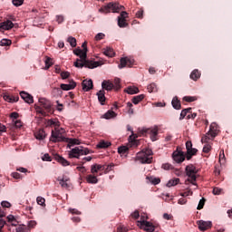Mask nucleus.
I'll list each match as a JSON object with an SVG mask.
<instances>
[{
    "mask_svg": "<svg viewBox=\"0 0 232 232\" xmlns=\"http://www.w3.org/2000/svg\"><path fill=\"white\" fill-rule=\"evenodd\" d=\"M220 193H222V188L217 187L213 188V195H220Z\"/></svg>",
    "mask_w": 232,
    "mask_h": 232,
    "instance_id": "obj_58",
    "label": "nucleus"
},
{
    "mask_svg": "<svg viewBox=\"0 0 232 232\" xmlns=\"http://www.w3.org/2000/svg\"><path fill=\"white\" fill-rule=\"evenodd\" d=\"M204 204H206V199L203 198L199 200L197 209H202L204 208Z\"/></svg>",
    "mask_w": 232,
    "mask_h": 232,
    "instance_id": "obj_55",
    "label": "nucleus"
},
{
    "mask_svg": "<svg viewBox=\"0 0 232 232\" xmlns=\"http://www.w3.org/2000/svg\"><path fill=\"white\" fill-rule=\"evenodd\" d=\"M128 150H129L128 146H121L118 148V153L124 155V153H126Z\"/></svg>",
    "mask_w": 232,
    "mask_h": 232,
    "instance_id": "obj_49",
    "label": "nucleus"
},
{
    "mask_svg": "<svg viewBox=\"0 0 232 232\" xmlns=\"http://www.w3.org/2000/svg\"><path fill=\"white\" fill-rule=\"evenodd\" d=\"M198 150L197 149H190L189 150L187 151V160H190L191 157L197 153Z\"/></svg>",
    "mask_w": 232,
    "mask_h": 232,
    "instance_id": "obj_40",
    "label": "nucleus"
},
{
    "mask_svg": "<svg viewBox=\"0 0 232 232\" xmlns=\"http://www.w3.org/2000/svg\"><path fill=\"white\" fill-rule=\"evenodd\" d=\"M50 140L51 142H64V140H66V138L63 136V132H61V130L55 128L54 130H52Z\"/></svg>",
    "mask_w": 232,
    "mask_h": 232,
    "instance_id": "obj_5",
    "label": "nucleus"
},
{
    "mask_svg": "<svg viewBox=\"0 0 232 232\" xmlns=\"http://www.w3.org/2000/svg\"><path fill=\"white\" fill-rule=\"evenodd\" d=\"M83 92H90L93 88V81L92 80H84L82 82Z\"/></svg>",
    "mask_w": 232,
    "mask_h": 232,
    "instance_id": "obj_15",
    "label": "nucleus"
},
{
    "mask_svg": "<svg viewBox=\"0 0 232 232\" xmlns=\"http://www.w3.org/2000/svg\"><path fill=\"white\" fill-rule=\"evenodd\" d=\"M61 77H62V79H68V77H70V72H61Z\"/></svg>",
    "mask_w": 232,
    "mask_h": 232,
    "instance_id": "obj_62",
    "label": "nucleus"
},
{
    "mask_svg": "<svg viewBox=\"0 0 232 232\" xmlns=\"http://www.w3.org/2000/svg\"><path fill=\"white\" fill-rule=\"evenodd\" d=\"M143 99H144V94H140L132 98V102L133 104H139L140 101H142Z\"/></svg>",
    "mask_w": 232,
    "mask_h": 232,
    "instance_id": "obj_39",
    "label": "nucleus"
},
{
    "mask_svg": "<svg viewBox=\"0 0 232 232\" xmlns=\"http://www.w3.org/2000/svg\"><path fill=\"white\" fill-rule=\"evenodd\" d=\"M147 90L150 93H153L157 92V84L150 83V85H148Z\"/></svg>",
    "mask_w": 232,
    "mask_h": 232,
    "instance_id": "obj_42",
    "label": "nucleus"
},
{
    "mask_svg": "<svg viewBox=\"0 0 232 232\" xmlns=\"http://www.w3.org/2000/svg\"><path fill=\"white\" fill-rule=\"evenodd\" d=\"M20 96L23 99V101H24V102H26L27 104H34V96H32L30 93L22 91L20 92Z\"/></svg>",
    "mask_w": 232,
    "mask_h": 232,
    "instance_id": "obj_8",
    "label": "nucleus"
},
{
    "mask_svg": "<svg viewBox=\"0 0 232 232\" xmlns=\"http://www.w3.org/2000/svg\"><path fill=\"white\" fill-rule=\"evenodd\" d=\"M190 79H192V81H198V79H200V72H198V70L195 69L194 71H192V72L190 73Z\"/></svg>",
    "mask_w": 232,
    "mask_h": 232,
    "instance_id": "obj_29",
    "label": "nucleus"
},
{
    "mask_svg": "<svg viewBox=\"0 0 232 232\" xmlns=\"http://www.w3.org/2000/svg\"><path fill=\"white\" fill-rule=\"evenodd\" d=\"M214 138H211V134L208 132L205 136L202 137L201 142L202 144H209V140H213Z\"/></svg>",
    "mask_w": 232,
    "mask_h": 232,
    "instance_id": "obj_31",
    "label": "nucleus"
},
{
    "mask_svg": "<svg viewBox=\"0 0 232 232\" xmlns=\"http://www.w3.org/2000/svg\"><path fill=\"white\" fill-rule=\"evenodd\" d=\"M35 139L38 140H44V139H46V132L44 130H40L35 133Z\"/></svg>",
    "mask_w": 232,
    "mask_h": 232,
    "instance_id": "obj_26",
    "label": "nucleus"
},
{
    "mask_svg": "<svg viewBox=\"0 0 232 232\" xmlns=\"http://www.w3.org/2000/svg\"><path fill=\"white\" fill-rule=\"evenodd\" d=\"M12 28H14V23H12L10 20L0 23V32L2 30H12Z\"/></svg>",
    "mask_w": 232,
    "mask_h": 232,
    "instance_id": "obj_16",
    "label": "nucleus"
},
{
    "mask_svg": "<svg viewBox=\"0 0 232 232\" xmlns=\"http://www.w3.org/2000/svg\"><path fill=\"white\" fill-rule=\"evenodd\" d=\"M73 54L80 57L81 61H86L87 53H85V55H84V51L82 49H80V48L75 49L73 51Z\"/></svg>",
    "mask_w": 232,
    "mask_h": 232,
    "instance_id": "obj_19",
    "label": "nucleus"
},
{
    "mask_svg": "<svg viewBox=\"0 0 232 232\" xmlns=\"http://www.w3.org/2000/svg\"><path fill=\"white\" fill-rule=\"evenodd\" d=\"M82 51H83V55H86V53H88V44H87L86 42H84L82 44Z\"/></svg>",
    "mask_w": 232,
    "mask_h": 232,
    "instance_id": "obj_56",
    "label": "nucleus"
},
{
    "mask_svg": "<svg viewBox=\"0 0 232 232\" xmlns=\"http://www.w3.org/2000/svg\"><path fill=\"white\" fill-rule=\"evenodd\" d=\"M179 182H180V179L175 178V179L169 180L167 182L166 186H167V188H173V186H177V184H179Z\"/></svg>",
    "mask_w": 232,
    "mask_h": 232,
    "instance_id": "obj_27",
    "label": "nucleus"
},
{
    "mask_svg": "<svg viewBox=\"0 0 232 232\" xmlns=\"http://www.w3.org/2000/svg\"><path fill=\"white\" fill-rule=\"evenodd\" d=\"M1 206L2 208H12V204L8 201H2Z\"/></svg>",
    "mask_w": 232,
    "mask_h": 232,
    "instance_id": "obj_59",
    "label": "nucleus"
},
{
    "mask_svg": "<svg viewBox=\"0 0 232 232\" xmlns=\"http://www.w3.org/2000/svg\"><path fill=\"white\" fill-rule=\"evenodd\" d=\"M146 182L147 184H153V186H157V184H160V179L153 176H147Z\"/></svg>",
    "mask_w": 232,
    "mask_h": 232,
    "instance_id": "obj_21",
    "label": "nucleus"
},
{
    "mask_svg": "<svg viewBox=\"0 0 232 232\" xmlns=\"http://www.w3.org/2000/svg\"><path fill=\"white\" fill-rule=\"evenodd\" d=\"M42 159H43V160H45L46 162H52V158L50 157V154H48V153L44 154Z\"/></svg>",
    "mask_w": 232,
    "mask_h": 232,
    "instance_id": "obj_57",
    "label": "nucleus"
},
{
    "mask_svg": "<svg viewBox=\"0 0 232 232\" xmlns=\"http://www.w3.org/2000/svg\"><path fill=\"white\" fill-rule=\"evenodd\" d=\"M36 202L37 204H39V206H44V202H46V199H44V198L43 197H38L36 198Z\"/></svg>",
    "mask_w": 232,
    "mask_h": 232,
    "instance_id": "obj_50",
    "label": "nucleus"
},
{
    "mask_svg": "<svg viewBox=\"0 0 232 232\" xmlns=\"http://www.w3.org/2000/svg\"><path fill=\"white\" fill-rule=\"evenodd\" d=\"M127 17H128V13L125 11H122L121 14L118 16V26L120 28H126V26H128V24L126 23Z\"/></svg>",
    "mask_w": 232,
    "mask_h": 232,
    "instance_id": "obj_6",
    "label": "nucleus"
},
{
    "mask_svg": "<svg viewBox=\"0 0 232 232\" xmlns=\"http://www.w3.org/2000/svg\"><path fill=\"white\" fill-rule=\"evenodd\" d=\"M105 92L104 90L99 91L96 95L98 97L99 102L102 104V106H104V102H106V96H105Z\"/></svg>",
    "mask_w": 232,
    "mask_h": 232,
    "instance_id": "obj_18",
    "label": "nucleus"
},
{
    "mask_svg": "<svg viewBox=\"0 0 232 232\" xmlns=\"http://www.w3.org/2000/svg\"><path fill=\"white\" fill-rule=\"evenodd\" d=\"M220 166H224L226 164V154L224 153V150H222L219 153V160Z\"/></svg>",
    "mask_w": 232,
    "mask_h": 232,
    "instance_id": "obj_34",
    "label": "nucleus"
},
{
    "mask_svg": "<svg viewBox=\"0 0 232 232\" xmlns=\"http://www.w3.org/2000/svg\"><path fill=\"white\" fill-rule=\"evenodd\" d=\"M64 142L68 143L67 148H72V146H78L81 144V140H79V139L65 138Z\"/></svg>",
    "mask_w": 232,
    "mask_h": 232,
    "instance_id": "obj_20",
    "label": "nucleus"
},
{
    "mask_svg": "<svg viewBox=\"0 0 232 232\" xmlns=\"http://www.w3.org/2000/svg\"><path fill=\"white\" fill-rule=\"evenodd\" d=\"M152 155L153 150L146 149L137 153L136 160H139L141 164H151V160H153Z\"/></svg>",
    "mask_w": 232,
    "mask_h": 232,
    "instance_id": "obj_1",
    "label": "nucleus"
},
{
    "mask_svg": "<svg viewBox=\"0 0 232 232\" xmlns=\"http://www.w3.org/2000/svg\"><path fill=\"white\" fill-rule=\"evenodd\" d=\"M44 63H45V68H44V70L50 69V66H52V64H53V63H52V58H50V57H46Z\"/></svg>",
    "mask_w": 232,
    "mask_h": 232,
    "instance_id": "obj_48",
    "label": "nucleus"
},
{
    "mask_svg": "<svg viewBox=\"0 0 232 232\" xmlns=\"http://www.w3.org/2000/svg\"><path fill=\"white\" fill-rule=\"evenodd\" d=\"M24 3V0H13L14 6H21Z\"/></svg>",
    "mask_w": 232,
    "mask_h": 232,
    "instance_id": "obj_54",
    "label": "nucleus"
},
{
    "mask_svg": "<svg viewBox=\"0 0 232 232\" xmlns=\"http://www.w3.org/2000/svg\"><path fill=\"white\" fill-rule=\"evenodd\" d=\"M126 92L129 93V95H135V93H139V88L137 87H128L125 90Z\"/></svg>",
    "mask_w": 232,
    "mask_h": 232,
    "instance_id": "obj_33",
    "label": "nucleus"
},
{
    "mask_svg": "<svg viewBox=\"0 0 232 232\" xmlns=\"http://www.w3.org/2000/svg\"><path fill=\"white\" fill-rule=\"evenodd\" d=\"M75 86H77V83L73 80H71L69 84L62 83L60 85L62 90H63L64 92H68L70 90H73L75 88Z\"/></svg>",
    "mask_w": 232,
    "mask_h": 232,
    "instance_id": "obj_14",
    "label": "nucleus"
},
{
    "mask_svg": "<svg viewBox=\"0 0 232 232\" xmlns=\"http://www.w3.org/2000/svg\"><path fill=\"white\" fill-rule=\"evenodd\" d=\"M118 232H128V228L126 227H119Z\"/></svg>",
    "mask_w": 232,
    "mask_h": 232,
    "instance_id": "obj_64",
    "label": "nucleus"
},
{
    "mask_svg": "<svg viewBox=\"0 0 232 232\" xmlns=\"http://www.w3.org/2000/svg\"><path fill=\"white\" fill-rule=\"evenodd\" d=\"M55 160H57L59 164H62V166H70V161L66 160V159L62 156L56 155Z\"/></svg>",
    "mask_w": 232,
    "mask_h": 232,
    "instance_id": "obj_24",
    "label": "nucleus"
},
{
    "mask_svg": "<svg viewBox=\"0 0 232 232\" xmlns=\"http://www.w3.org/2000/svg\"><path fill=\"white\" fill-rule=\"evenodd\" d=\"M126 66H128L127 58H121V61H120V64L118 65V67H119L120 69H122V68H126Z\"/></svg>",
    "mask_w": 232,
    "mask_h": 232,
    "instance_id": "obj_43",
    "label": "nucleus"
},
{
    "mask_svg": "<svg viewBox=\"0 0 232 232\" xmlns=\"http://www.w3.org/2000/svg\"><path fill=\"white\" fill-rule=\"evenodd\" d=\"M104 166L102 165H99V164H94L91 167V173H98L99 171H101V169H103Z\"/></svg>",
    "mask_w": 232,
    "mask_h": 232,
    "instance_id": "obj_28",
    "label": "nucleus"
},
{
    "mask_svg": "<svg viewBox=\"0 0 232 232\" xmlns=\"http://www.w3.org/2000/svg\"><path fill=\"white\" fill-rule=\"evenodd\" d=\"M209 151H211V146L209 145V143H206L203 147V152L209 153Z\"/></svg>",
    "mask_w": 232,
    "mask_h": 232,
    "instance_id": "obj_52",
    "label": "nucleus"
},
{
    "mask_svg": "<svg viewBox=\"0 0 232 232\" xmlns=\"http://www.w3.org/2000/svg\"><path fill=\"white\" fill-rule=\"evenodd\" d=\"M84 61H82L81 59H77V61L74 63L75 68H83L85 66V63H83Z\"/></svg>",
    "mask_w": 232,
    "mask_h": 232,
    "instance_id": "obj_46",
    "label": "nucleus"
},
{
    "mask_svg": "<svg viewBox=\"0 0 232 232\" xmlns=\"http://www.w3.org/2000/svg\"><path fill=\"white\" fill-rule=\"evenodd\" d=\"M143 133H149L150 136V140L152 142H155L157 140V136L159 135V130L157 128L152 129H143Z\"/></svg>",
    "mask_w": 232,
    "mask_h": 232,
    "instance_id": "obj_7",
    "label": "nucleus"
},
{
    "mask_svg": "<svg viewBox=\"0 0 232 232\" xmlns=\"http://www.w3.org/2000/svg\"><path fill=\"white\" fill-rule=\"evenodd\" d=\"M39 102H40L41 106H43L44 108V110H50V108H52V103L50 102V101H48L44 98L39 99Z\"/></svg>",
    "mask_w": 232,
    "mask_h": 232,
    "instance_id": "obj_22",
    "label": "nucleus"
},
{
    "mask_svg": "<svg viewBox=\"0 0 232 232\" xmlns=\"http://www.w3.org/2000/svg\"><path fill=\"white\" fill-rule=\"evenodd\" d=\"M103 53L104 55H106V57H113V55H115V52H113V49L111 47H106L103 50Z\"/></svg>",
    "mask_w": 232,
    "mask_h": 232,
    "instance_id": "obj_30",
    "label": "nucleus"
},
{
    "mask_svg": "<svg viewBox=\"0 0 232 232\" xmlns=\"http://www.w3.org/2000/svg\"><path fill=\"white\" fill-rule=\"evenodd\" d=\"M186 173L188 178V182H190L193 186H197V168L193 165H188L186 167Z\"/></svg>",
    "mask_w": 232,
    "mask_h": 232,
    "instance_id": "obj_4",
    "label": "nucleus"
},
{
    "mask_svg": "<svg viewBox=\"0 0 232 232\" xmlns=\"http://www.w3.org/2000/svg\"><path fill=\"white\" fill-rule=\"evenodd\" d=\"M90 154V150L88 148H84L82 146L81 147H75L69 151V157L70 159H79L81 155H88Z\"/></svg>",
    "mask_w": 232,
    "mask_h": 232,
    "instance_id": "obj_3",
    "label": "nucleus"
},
{
    "mask_svg": "<svg viewBox=\"0 0 232 232\" xmlns=\"http://www.w3.org/2000/svg\"><path fill=\"white\" fill-rule=\"evenodd\" d=\"M198 226L200 231H206L207 229H209L211 226H213V224L211 223V221L199 220L198 221Z\"/></svg>",
    "mask_w": 232,
    "mask_h": 232,
    "instance_id": "obj_11",
    "label": "nucleus"
},
{
    "mask_svg": "<svg viewBox=\"0 0 232 232\" xmlns=\"http://www.w3.org/2000/svg\"><path fill=\"white\" fill-rule=\"evenodd\" d=\"M114 90L117 92V91H119V90H121V79H119V78H115V80H114Z\"/></svg>",
    "mask_w": 232,
    "mask_h": 232,
    "instance_id": "obj_47",
    "label": "nucleus"
},
{
    "mask_svg": "<svg viewBox=\"0 0 232 232\" xmlns=\"http://www.w3.org/2000/svg\"><path fill=\"white\" fill-rule=\"evenodd\" d=\"M189 195H193V191L188 190L185 193H180V197H189Z\"/></svg>",
    "mask_w": 232,
    "mask_h": 232,
    "instance_id": "obj_63",
    "label": "nucleus"
},
{
    "mask_svg": "<svg viewBox=\"0 0 232 232\" xmlns=\"http://www.w3.org/2000/svg\"><path fill=\"white\" fill-rule=\"evenodd\" d=\"M58 181L62 188H64L65 189H68V188H70V178H68L67 176H63L62 178H59Z\"/></svg>",
    "mask_w": 232,
    "mask_h": 232,
    "instance_id": "obj_12",
    "label": "nucleus"
},
{
    "mask_svg": "<svg viewBox=\"0 0 232 232\" xmlns=\"http://www.w3.org/2000/svg\"><path fill=\"white\" fill-rule=\"evenodd\" d=\"M67 43L71 44L72 48H75V46H77V39L73 36H70L67 39Z\"/></svg>",
    "mask_w": 232,
    "mask_h": 232,
    "instance_id": "obj_37",
    "label": "nucleus"
},
{
    "mask_svg": "<svg viewBox=\"0 0 232 232\" xmlns=\"http://www.w3.org/2000/svg\"><path fill=\"white\" fill-rule=\"evenodd\" d=\"M111 146V142L110 141H105V140H101L97 145L96 148L102 150L104 148H110Z\"/></svg>",
    "mask_w": 232,
    "mask_h": 232,
    "instance_id": "obj_25",
    "label": "nucleus"
},
{
    "mask_svg": "<svg viewBox=\"0 0 232 232\" xmlns=\"http://www.w3.org/2000/svg\"><path fill=\"white\" fill-rule=\"evenodd\" d=\"M87 182L89 184H97V182H99V179L93 175H89L87 176Z\"/></svg>",
    "mask_w": 232,
    "mask_h": 232,
    "instance_id": "obj_35",
    "label": "nucleus"
},
{
    "mask_svg": "<svg viewBox=\"0 0 232 232\" xmlns=\"http://www.w3.org/2000/svg\"><path fill=\"white\" fill-rule=\"evenodd\" d=\"M208 135H210L211 139H215L218 135V125L216 122L210 124Z\"/></svg>",
    "mask_w": 232,
    "mask_h": 232,
    "instance_id": "obj_10",
    "label": "nucleus"
},
{
    "mask_svg": "<svg viewBox=\"0 0 232 232\" xmlns=\"http://www.w3.org/2000/svg\"><path fill=\"white\" fill-rule=\"evenodd\" d=\"M172 157H173V160H175V162H177L178 164L180 162H184L186 159L184 157V153H182L181 151L173 152Z\"/></svg>",
    "mask_w": 232,
    "mask_h": 232,
    "instance_id": "obj_13",
    "label": "nucleus"
},
{
    "mask_svg": "<svg viewBox=\"0 0 232 232\" xmlns=\"http://www.w3.org/2000/svg\"><path fill=\"white\" fill-rule=\"evenodd\" d=\"M171 104L175 110H180V102L179 101V98L174 97L172 99Z\"/></svg>",
    "mask_w": 232,
    "mask_h": 232,
    "instance_id": "obj_32",
    "label": "nucleus"
},
{
    "mask_svg": "<svg viewBox=\"0 0 232 232\" xmlns=\"http://www.w3.org/2000/svg\"><path fill=\"white\" fill-rule=\"evenodd\" d=\"M102 90H106L107 92H111V90H113L114 85L111 82L108 81V80H104L102 82Z\"/></svg>",
    "mask_w": 232,
    "mask_h": 232,
    "instance_id": "obj_17",
    "label": "nucleus"
},
{
    "mask_svg": "<svg viewBox=\"0 0 232 232\" xmlns=\"http://www.w3.org/2000/svg\"><path fill=\"white\" fill-rule=\"evenodd\" d=\"M113 117H117V113L113 111H108L104 115L103 119H113Z\"/></svg>",
    "mask_w": 232,
    "mask_h": 232,
    "instance_id": "obj_36",
    "label": "nucleus"
},
{
    "mask_svg": "<svg viewBox=\"0 0 232 232\" xmlns=\"http://www.w3.org/2000/svg\"><path fill=\"white\" fill-rule=\"evenodd\" d=\"M15 128H21V126H23V122L21 121V120H16V121H13Z\"/></svg>",
    "mask_w": 232,
    "mask_h": 232,
    "instance_id": "obj_60",
    "label": "nucleus"
},
{
    "mask_svg": "<svg viewBox=\"0 0 232 232\" xmlns=\"http://www.w3.org/2000/svg\"><path fill=\"white\" fill-rule=\"evenodd\" d=\"M7 220L8 222H12V226H17V224H15V217L9 215Z\"/></svg>",
    "mask_w": 232,
    "mask_h": 232,
    "instance_id": "obj_53",
    "label": "nucleus"
},
{
    "mask_svg": "<svg viewBox=\"0 0 232 232\" xmlns=\"http://www.w3.org/2000/svg\"><path fill=\"white\" fill-rule=\"evenodd\" d=\"M102 39H104V34H102V33L97 34L96 36H95V40L96 41H101Z\"/></svg>",
    "mask_w": 232,
    "mask_h": 232,
    "instance_id": "obj_61",
    "label": "nucleus"
},
{
    "mask_svg": "<svg viewBox=\"0 0 232 232\" xmlns=\"http://www.w3.org/2000/svg\"><path fill=\"white\" fill-rule=\"evenodd\" d=\"M190 110L191 108L182 110L179 117V121H182V119H184V117H186L188 113H189Z\"/></svg>",
    "mask_w": 232,
    "mask_h": 232,
    "instance_id": "obj_45",
    "label": "nucleus"
},
{
    "mask_svg": "<svg viewBox=\"0 0 232 232\" xmlns=\"http://www.w3.org/2000/svg\"><path fill=\"white\" fill-rule=\"evenodd\" d=\"M16 232H30V228L24 225H20L16 227Z\"/></svg>",
    "mask_w": 232,
    "mask_h": 232,
    "instance_id": "obj_41",
    "label": "nucleus"
},
{
    "mask_svg": "<svg viewBox=\"0 0 232 232\" xmlns=\"http://www.w3.org/2000/svg\"><path fill=\"white\" fill-rule=\"evenodd\" d=\"M0 46H12V40L4 38L0 41Z\"/></svg>",
    "mask_w": 232,
    "mask_h": 232,
    "instance_id": "obj_38",
    "label": "nucleus"
},
{
    "mask_svg": "<svg viewBox=\"0 0 232 232\" xmlns=\"http://www.w3.org/2000/svg\"><path fill=\"white\" fill-rule=\"evenodd\" d=\"M102 63L101 62H85V68H90L91 70H93V68H98V66H101Z\"/></svg>",
    "mask_w": 232,
    "mask_h": 232,
    "instance_id": "obj_23",
    "label": "nucleus"
},
{
    "mask_svg": "<svg viewBox=\"0 0 232 232\" xmlns=\"http://www.w3.org/2000/svg\"><path fill=\"white\" fill-rule=\"evenodd\" d=\"M198 98L196 96H185L183 98V101H185V102H195V101H197Z\"/></svg>",
    "mask_w": 232,
    "mask_h": 232,
    "instance_id": "obj_44",
    "label": "nucleus"
},
{
    "mask_svg": "<svg viewBox=\"0 0 232 232\" xmlns=\"http://www.w3.org/2000/svg\"><path fill=\"white\" fill-rule=\"evenodd\" d=\"M125 7L119 3H109L107 5L99 9L101 14H110L112 11L113 14H119L121 10H124Z\"/></svg>",
    "mask_w": 232,
    "mask_h": 232,
    "instance_id": "obj_2",
    "label": "nucleus"
},
{
    "mask_svg": "<svg viewBox=\"0 0 232 232\" xmlns=\"http://www.w3.org/2000/svg\"><path fill=\"white\" fill-rule=\"evenodd\" d=\"M35 110H36V113H40V115H43V117H46V111H44L43 108L36 107Z\"/></svg>",
    "mask_w": 232,
    "mask_h": 232,
    "instance_id": "obj_51",
    "label": "nucleus"
},
{
    "mask_svg": "<svg viewBox=\"0 0 232 232\" xmlns=\"http://www.w3.org/2000/svg\"><path fill=\"white\" fill-rule=\"evenodd\" d=\"M140 224L141 227L144 228L145 231L147 232H153L155 231V226H153V223L150 221H140Z\"/></svg>",
    "mask_w": 232,
    "mask_h": 232,
    "instance_id": "obj_9",
    "label": "nucleus"
}]
</instances>
